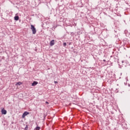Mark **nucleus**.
<instances>
[{
	"label": "nucleus",
	"mask_w": 130,
	"mask_h": 130,
	"mask_svg": "<svg viewBox=\"0 0 130 130\" xmlns=\"http://www.w3.org/2000/svg\"><path fill=\"white\" fill-rule=\"evenodd\" d=\"M30 29L31 30H32V34H36V28H35V26H34V25H30Z\"/></svg>",
	"instance_id": "obj_1"
},
{
	"label": "nucleus",
	"mask_w": 130,
	"mask_h": 130,
	"mask_svg": "<svg viewBox=\"0 0 130 130\" xmlns=\"http://www.w3.org/2000/svg\"><path fill=\"white\" fill-rule=\"evenodd\" d=\"M28 114H29V112L26 111L24 112L22 116V118H25V116H26V115H28Z\"/></svg>",
	"instance_id": "obj_2"
},
{
	"label": "nucleus",
	"mask_w": 130,
	"mask_h": 130,
	"mask_svg": "<svg viewBox=\"0 0 130 130\" xmlns=\"http://www.w3.org/2000/svg\"><path fill=\"white\" fill-rule=\"evenodd\" d=\"M1 112L2 114H7V110H5L4 108L1 110Z\"/></svg>",
	"instance_id": "obj_3"
},
{
	"label": "nucleus",
	"mask_w": 130,
	"mask_h": 130,
	"mask_svg": "<svg viewBox=\"0 0 130 130\" xmlns=\"http://www.w3.org/2000/svg\"><path fill=\"white\" fill-rule=\"evenodd\" d=\"M54 40H52L50 42V46H53L54 45Z\"/></svg>",
	"instance_id": "obj_4"
},
{
	"label": "nucleus",
	"mask_w": 130,
	"mask_h": 130,
	"mask_svg": "<svg viewBox=\"0 0 130 130\" xmlns=\"http://www.w3.org/2000/svg\"><path fill=\"white\" fill-rule=\"evenodd\" d=\"M38 84V82L37 81H34L32 84H31V86H36V85H37Z\"/></svg>",
	"instance_id": "obj_5"
},
{
	"label": "nucleus",
	"mask_w": 130,
	"mask_h": 130,
	"mask_svg": "<svg viewBox=\"0 0 130 130\" xmlns=\"http://www.w3.org/2000/svg\"><path fill=\"white\" fill-rule=\"evenodd\" d=\"M22 84H23L22 82H18L16 83V86H17V85H18L19 86H21V85H22Z\"/></svg>",
	"instance_id": "obj_6"
},
{
	"label": "nucleus",
	"mask_w": 130,
	"mask_h": 130,
	"mask_svg": "<svg viewBox=\"0 0 130 130\" xmlns=\"http://www.w3.org/2000/svg\"><path fill=\"white\" fill-rule=\"evenodd\" d=\"M14 20L15 21H18L19 20V16H16L14 17Z\"/></svg>",
	"instance_id": "obj_7"
},
{
	"label": "nucleus",
	"mask_w": 130,
	"mask_h": 130,
	"mask_svg": "<svg viewBox=\"0 0 130 130\" xmlns=\"http://www.w3.org/2000/svg\"><path fill=\"white\" fill-rule=\"evenodd\" d=\"M36 130H39V129H40V127H39V126L37 127L36 128Z\"/></svg>",
	"instance_id": "obj_8"
},
{
	"label": "nucleus",
	"mask_w": 130,
	"mask_h": 130,
	"mask_svg": "<svg viewBox=\"0 0 130 130\" xmlns=\"http://www.w3.org/2000/svg\"><path fill=\"white\" fill-rule=\"evenodd\" d=\"M63 46H64V47L67 46V43H63Z\"/></svg>",
	"instance_id": "obj_9"
},
{
	"label": "nucleus",
	"mask_w": 130,
	"mask_h": 130,
	"mask_svg": "<svg viewBox=\"0 0 130 130\" xmlns=\"http://www.w3.org/2000/svg\"><path fill=\"white\" fill-rule=\"evenodd\" d=\"M46 104H49V103H48V102H46Z\"/></svg>",
	"instance_id": "obj_10"
},
{
	"label": "nucleus",
	"mask_w": 130,
	"mask_h": 130,
	"mask_svg": "<svg viewBox=\"0 0 130 130\" xmlns=\"http://www.w3.org/2000/svg\"><path fill=\"white\" fill-rule=\"evenodd\" d=\"M57 83H58L57 81H54L55 84H57Z\"/></svg>",
	"instance_id": "obj_11"
},
{
	"label": "nucleus",
	"mask_w": 130,
	"mask_h": 130,
	"mask_svg": "<svg viewBox=\"0 0 130 130\" xmlns=\"http://www.w3.org/2000/svg\"><path fill=\"white\" fill-rule=\"evenodd\" d=\"M103 61H106V60L105 59H104Z\"/></svg>",
	"instance_id": "obj_12"
}]
</instances>
